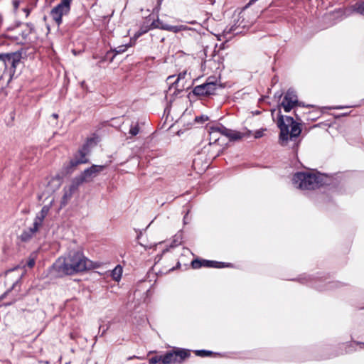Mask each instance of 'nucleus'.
<instances>
[{
    "mask_svg": "<svg viewBox=\"0 0 364 364\" xmlns=\"http://www.w3.org/2000/svg\"><path fill=\"white\" fill-rule=\"evenodd\" d=\"M186 75V72H183V73H181L178 75V77L176 78V81L174 82L175 84H177L178 83V82L181 80V79H183L185 77V76Z\"/></svg>",
    "mask_w": 364,
    "mask_h": 364,
    "instance_id": "26",
    "label": "nucleus"
},
{
    "mask_svg": "<svg viewBox=\"0 0 364 364\" xmlns=\"http://www.w3.org/2000/svg\"><path fill=\"white\" fill-rule=\"evenodd\" d=\"M179 28H180L181 31L191 30L190 28H188V26H186L185 25H179Z\"/></svg>",
    "mask_w": 364,
    "mask_h": 364,
    "instance_id": "31",
    "label": "nucleus"
},
{
    "mask_svg": "<svg viewBox=\"0 0 364 364\" xmlns=\"http://www.w3.org/2000/svg\"><path fill=\"white\" fill-rule=\"evenodd\" d=\"M40 226L36 223H33V227L29 228L27 230H24L20 235V239L22 242L29 241L35 233L38 230Z\"/></svg>",
    "mask_w": 364,
    "mask_h": 364,
    "instance_id": "12",
    "label": "nucleus"
},
{
    "mask_svg": "<svg viewBox=\"0 0 364 364\" xmlns=\"http://www.w3.org/2000/svg\"><path fill=\"white\" fill-rule=\"evenodd\" d=\"M180 265H181L180 262H178L177 265H176V268H178L180 267Z\"/></svg>",
    "mask_w": 364,
    "mask_h": 364,
    "instance_id": "39",
    "label": "nucleus"
},
{
    "mask_svg": "<svg viewBox=\"0 0 364 364\" xmlns=\"http://www.w3.org/2000/svg\"><path fill=\"white\" fill-rule=\"evenodd\" d=\"M13 4H14L15 9H17L19 5V2L18 1H14Z\"/></svg>",
    "mask_w": 364,
    "mask_h": 364,
    "instance_id": "32",
    "label": "nucleus"
},
{
    "mask_svg": "<svg viewBox=\"0 0 364 364\" xmlns=\"http://www.w3.org/2000/svg\"><path fill=\"white\" fill-rule=\"evenodd\" d=\"M159 362L163 363V355L152 357L149 359V364H157Z\"/></svg>",
    "mask_w": 364,
    "mask_h": 364,
    "instance_id": "23",
    "label": "nucleus"
},
{
    "mask_svg": "<svg viewBox=\"0 0 364 364\" xmlns=\"http://www.w3.org/2000/svg\"><path fill=\"white\" fill-rule=\"evenodd\" d=\"M122 272V270L121 267L118 266V267H115V269L113 271V277L116 280H117L119 278H120Z\"/></svg>",
    "mask_w": 364,
    "mask_h": 364,
    "instance_id": "24",
    "label": "nucleus"
},
{
    "mask_svg": "<svg viewBox=\"0 0 364 364\" xmlns=\"http://www.w3.org/2000/svg\"><path fill=\"white\" fill-rule=\"evenodd\" d=\"M195 354L200 357H207L213 355L214 353L207 350H197L195 351Z\"/></svg>",
    "mask_w": 364,
    "mask_h": 364,
    "instance_id": "22",
    "label": "nucleus"
},
{
    "mask_svg": "<svg viewBox=\"0 0 364 364\" xmlns=\"http://www.w3.org/2000/svg\"><path fill=\"white\" fill-rule=\"evenodd\" d=\"M221 128H224V126L219 124L209 127L210 143H216L219 140V135H223Z\"/></svg>",
    "mask_w": 364,
    "mask_h": 364,
    "instance_id": "14",
    "label": "nucleus"
},
{
    "mask_svg": "<svg viewBox=\"0 0 364 364\" xmlns=\"http://www.w3.org/2000/svg\"><path fill=\"white\" fill-rule=\"evenodd\" d=\"M94 143L93 139L87 140L86 143L78 151L74 158L70 161L69 165L65 168L67 173H71L79 164H86L88 161L87 155L90 152V146Z\"/></svg>",
    "mask_w": 364,
    "mask_h": 364,
    "instance_id": "4",
    "label": "nucleus"
},
{
    "mask_svg": "<svg viewBox=\"0 0 364 364\" xmlns=\"http://www.w3.org/2000/svg\"><path fill=\"white\" fill-rule=\"evenodd\" d=\"M217 87L218 85L215 82L210 80V78H208L205 83L196 86L193 92L194 95L198 96H209L215 94Z\"/></svg>",
    "mask_w": 364,
    "mask_h": 364,
    "instance_id": "7",
    "label": "nucleus"
},
{
    "mask_svg": "<svg viewBox=\"0 0 364 364\" xmlns=\"http://www.w3.org/2000/svg\"><path fill=\"white\" fill-rule=\"evenodd\" d=\"M296 188L302 191L316 190L322 187L325 183H295Z\"/></svg>",
    "mask_w": 364,
    "mask_h": 364,
    "instance_id": "15",
    "label": "nucleus"
},
{
    "mask_svg": "<svg viewBox=\"0 0 364 364\" xmlns=\"http://www.w3.org/2000/svg\"><path fill=\"white\" fill-rule=\"evenodd\" d=\"M0 60L4 63L5 67H10L14 71L20 63L21 54L18 53L0 54Z\"/></svg>",
    "mask_w": 364,
    "mask_h": 364,
    "instance_id": "10",
    "label": "nucleus"
},
{
    "mask_svg": "<svg viewBox=\"0 0 364 364\" xmlns=\"http://www.w3.org/2000/svg\"><path fill=\"white\" fill-rule=\"evenodd\" d=\"M355 12L364 16V1L358 2L350 7L345 9L344 15L345 16H349Z\"/></svg>",
    "mask_w": 364,
    "mask_h": 364,
    "instance_id": "13",
    "label": "nucleus"
},
{
    "mask_svg": "<svg viewBox=\"0 0 364 364\" xmlns=\"http://www.w3.org/2000/svg\"><path fill=\"white\" fill-rule=\"evenodd\" d=\"M188 212H187L186 215L184 216V218H183V221H184V223H187V220H188Z\"/></svg>",
    "mask_w": 364,
    "mask_h": 364,
    "instance_id": "33",
    "label": "nucleus"
},
{
    "mask_svg": "<svg viewBox=\"0 0 364 364\" xmlns=\"http://www.w3.org/2000/svg\"><path fill=\"white\" fill-rule=\"evenodd\" d=\"M24 11L26 13V16H28L30 13V10L28 9H25Z\"/></svg>",
    "mask_w": 364,
    "mask_h": 364,
    "instance_id": "34",
    "label": "nucleus"
},
{
    "mask_svg": "<svg viewBox=\"0 0 364 364\" xmlns=\"http://www.w3.org/2000/svg\"><path fill=\"white\" fill-rule=\"evenodd\" d=\"M127 45H122L114 49V52L116 53V54L122 53L127 50Z\"/></svg>",
    "mask_w": 364,
    "mask_h": 364,
    "instance_id": "25",
    "label": "nucleus"
},
{
    "mask_svg": "<svg viewBox=\"0 0 364 364\" xmlns=\"http://www.w3.org/2000/svg\"><path fill=\"white\" fill-rule=\"evenodd\" d=\"M274 112H275V110L272 111V117H274Z\"/></svg>",
    "mask_w": 364,
    "mask_h": 364,
    "instance_id": "40",
    "label": "nucleus"
},
{
    "mask_svg": "<svg viewBox=\"0 0 364 364\" xmlns=\"http://www.w3.org/2000/svg\"><path fill=\"white\" fill-rule=\"evenodd\" d=\"M190 356V350L173 347L163 355V364L182 363Z\"/></svg>",
    "mask_w": 364,
    "mask_h": 364,
    "instance_id": "5",
    "label": "nucleus"
},
{
    "mask_svg": "<svg viewBox=\"0 0 364 364\" xmlns=\"http://www.w3.org/2000/svg\"><path fill=\"white\" fill-rule=\"evenodd\" d=\"M15 301H16V299H14L12 301H11V302H9V303L6 304V306L11 305V304H12L13 303H14Z\"/></svg>",
    "mask_w": 364,
    "mask_h": 364,
    "instance_id": "36",
    "label": "nucleus"
},
{
    "mask_svg": "<svg viewBox=\"0 0 364 364\" xmlns=\"http://www.w3.org/2000/svg\"><path fill=\"white\" fill-rule=\"evenodd\" d=\"M263 132L262 131H257L255 134V138H260L262 136Z\"/></svg>",
    "mask_w": 364,
    "mask_h": 364,
    "instance_id": "30",
    "label": "nucleus"
},
{
    "mask_svg": "<svg viewBox=\"0 0 364 364\" xmlns=\"http://www.w3.org/2000/svg\"><path fill=\"white\" fill-rule=\"evenodd\" d=\"M59 276L73 275L95 267L82 252L70 251L64 258H59L53 265Z\"/></svg>",
    "mask_w": 364,
    "mask_h": 364,
    "instance_id": "1",
    "label": "nucleus"
},
{
    "mask_svg": "<svg viewBox=\"0 0 364 364\" xmlns=\"http://www.w3.org/2000/svg\"><path fill=\"white\" fill-rule=\"evenodd\" d=\"M277 126L280 129L279 139L282 142H287L289 139L292 140L300 135L301 129L299 124L296 122L293 117H284L281 114L280 109L277 112Z\"/></svg>",
    "mask_w": 364,
    "mask_h": 364,
    "instance_id": "2",
    "label": "nucleus"
},
{
    "mask_svg": "<svg viewBox=\"0 0 364 364\" xmlns=\"http://www.w3.org/2000/svg\"><path fill=\"white\" fill-rule=\"evenodd\" d=\"M341 179L339 173L326 174L314 169L297 172L293 176L294 182H326Z\"/></svg>",
    "mask_w": 364,
    "mask_h": 364,
    "instance_id": "3",
    "label": "nucleus"
},
{
    "mask_svg": "<svg viewBox=\"0 0 364 364\" xmlns=\"http://www.w3.org/2000/svg\"><path fill=\"white\" fill-rule=\"evenodd\" d=\"M161 28L165 31H171L173 33H178L181 31L179 25L177 26H171L166 23H161Z\"/></svg>",
    "mask_w": 364,
    "mask_h": 364,
    "instance_id": "19",
    "label": "nucleus"
},
{
    "mask_svg": "<svg viewBox=\"0 0 364 364\" xmlns=\"http://www.w3.org/2000/svg\"><path fill=\"white\" fill-rule=\"evenodd\" d=\"M71 1L72 0H62L59 4L50 11V15L58 26L61 24L63 16L69 13Z\"/></svg>",
    "mask_w": 364,
    "mask_h": 364,
    "instance_id": "6",
    "label": "nucleus"
},
{
    "mask_svg": "<svg viewBox=\"0 0 364 364\" xmlns=\"http://www.w3.org/2000/svg\"><path fill=\"white\" fill-rule=\"evenodd\" d=\"M107 329H108V327H107L106 329H104V330L102 331V334H101V336H102L105 333V332H106V331H107Z\"/></svg>",
    "mask_w": 364,
    "mask_h": 364,
    "instance_id": "37",
    "label": "nucleus"
},
{
    "mask_svg": "<svg viewBox=\"0 0 364 364\" xmlns=\"http://www.w3.org/2000/svg\"><path fill=\"white\" fill-rule=\"evenodd\" d=\"M104 166L93 165L90 168L85 170L84 177L85 178H91L95 176L99 172L104 169Z\"/></svg>",
    "mask_w": 364,
    "mask_h": 364,
    "instance_id": "17",
    "label": "nucleus"
},
{
    "mask_svg": "<svg viewBox=\"0 0 364 364\" xmlns=\"http://www.w3.org/2000/svg\"><path fill=\"white\" fill-rule=\"evenodd\" d=\"M50 210L49 205H44L39 213L36 216L33 223H38V225L41 227L43 224V220L47 216L48 212Z\"/></svg>",
    "mask_w": 364,
    "mask_h": 364,
    "instance_id": "18",
    "label": "nucleus"
},
{
    "mask_svg": "<svg viewBox=\"0 0 364 364\" xmlns=\"http://www.w3.org/2000/svg\"><path fill=\"white\" fill-rule=\"evenodd\" d=\"M221 129L222 132H223V136L228 137L231 141L238 140L242 137V134L239 132L227 129L225 127L224 128Z\"/></svg>",
    "mask_w": 364,
    "mask_h": 364,
    "instance_id": "16",
    "label": "nucleus"
},
{
    "mask_svg": "<svg viewBox=\"0 0 364 364\" xmlns=\"http://www.w3.org/2000/svg\"><path fill=\"white\" fill-rule=\"evenodd\" d=\"M19 285V280H17L16 282H15L13 285L11 286V288H9V289H7L4 294H2L1 296H0V301H2L3 299H4L6 296L13 290V289H15L16 287Z\"/></svg>",
    "mask_w": 364,
    "mask_h": 364,
    "instance_id": "21",
    "label": "nucleus"
},
{
    "mask_svg": "<svg viewBox=\"0 0 364 364\" xmlns=\"http://www.w3.org/2000/svg\"><path fill=\"white\" fill-rule=\"evenodd\" d=\"M173 77H174V76H173V75L168 76V80H171V79H172V78H173Z\"/></svg>",
    "mask_w": 364,
    "mask_h": 364,
    "instance_id": "38",
    "label": "nucleus"
},
{
    "mask_svg": "<svg viewBox=\"0 0 364 364\" xmlns=\"http://www.w3.org/2000/svg\"><path fill=\"white\" fill-rule=\"evenodd\" d=\"M230 264H225V262H217L213 260H207L204 259H195L191 262V267L193 269H199L200 267H209V268H224L229 267Z\"/></svg>",
    "mask_w": 364,
    "mask_h": 364,
    "instance_id": "9",
    "label": "nucleus"
},
{
    "mask_svg": "<svg viewBox=\"0 0 364 364\" xmlns=\"http://www.w3.org/2000/svg\"><path fill=\"white\" fill-rule=\"evenodd\" d=\"M297 105L299 104L295 91L291 89H289L279 107H282L286 112H289Z\"/></svg>",
    "mask_w": 364,
    "mask_h": 364,
    "instance_id": "8",
    "label": "nucleus"
},
{
    "mask_svg": "<svg viewBox=\"0 0 364 364\" xmlns=\"http://www.w3.org/2000/svg\"><path fill=\"white\" fill-rule=\"evenodd\" d=\"M149 28H145V29H143V28H141L138 33H137V36H141V34L143 33H145L148 31Z\"/></svg>",
    "mask_w": 364,
    "mask_h": 364,
    "instance_id": "29",
    "label": "nucleus"
},
{
    "mask_svg": "<svg viewBox=\"0 0 364 364\" xmlns=\"http://www.w3.org/2000/svg\"><path fill=\"white\" fill-rule=\"evenodd\" d=\"M52 117H53V118H55V119H58V114L54 113V114H52Z\"/></svg>",
    "mask_w": 364,
    "mask_h": 364,
    "instance_id": "35",
    "label": "nucleus"
},
{
    "mask_svg": "<svg viewBox=\"0 0 364 364\" xmlns=\"http://www.w3.org/2000/svg\"><path fill=\"white\" fill-rule=\"evenodd\" d=\"M206 120H208V117L200 116L196 117V121L197 122H205Z\"/></svg>",
    "mask_w": 364,
    "mask_h": 364,
    "instance_id": "27",
    "label": "nucleus"
},
{
    "mask_svg": "<svg viewBox=\"0 0 364 364\" xmlns=\"http://www.w3.org/2000/svg\"><path fill=\"white\" fill-rule=\"evenodd\" d=\"M139 132V127L138 123H132L130 126V129L129 131V134L132 136H134L137 135Z\"/></svg>",
    "mask_w": 364,
    "mask_h": 364,
    "instance_id": "20",
    "label": "nucleus"
},
{
    "mask_svg": "<svg viewBox=\"0 0 364 364\" xmlns=\"http://www.w3.org/2000/svg\"><path fill=\"white\" fill-rule=\"evenodd\" d=\"M79 184L80 183H71L69 186H65L64 188V194L60 200V209L64 208L68 203L73 195L77 191Z\"/></svg>",
    "mask_w": 364,
    "mask_h": 364,
    "instance_id": "11",
    "label": "nucleus"
},
{
    "mask_svg": "<svg viewBox=\"0 0 364 364\" xmlns=\"http://www.w3.org/2000/svg\"><path fill=\"white\" fill-rule=\"evenodd\" d=\"M26 264L28 267L32 268L35 265V259L33 258L29 259Z\"/></svg>",
    "mask_w": 364,
    "mask_h": 364,
    "instance_id": "28",
    "label": "nucleus"
}]
</instances>
